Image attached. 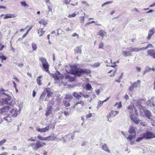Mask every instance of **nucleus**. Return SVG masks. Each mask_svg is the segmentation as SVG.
Segmentation results:
<instances>
[{"label":"nucleus","instance_id":"ddd939ff","mask_svg":"<svg viewBox=\"0 0 155 155\" xmlns=\"http://www.w3.org/2000/svg\"><path fill=\"white\" fill-rule=\"evenodd\" d=\"M133 107L135 109L133 105H130L127 107L128 112L131 114V115H130V118H131V117L132 116V114L133 113Z\"/></svg>","mask_w":155,"mask_h":155},{"label":"nucleus","instance_id":"58836bf2","mask_svg":"<svg viewBox=\"0 0 155 155\" xmlns=\"http://www.w3.org/2000/svg\"><path fill=\"white\" fill-rule=\"evenodd\" d=\"M21 5L24 7H26L28 6V5L25 2H20Z\"/></svg>","mask_w":155,"mask_h":155},{"label":"nucleus","instance_id":"e433bc0d","mask_svg":"<svg viewBox=\"0 0 155 155\" xmlns=\"http://www.w3.org/2000/svg\"><path fill=\"white\" fill-rule=\"evenodd\" d=\"M54 78L55 80H59L60 79L62 78L61 76H58L57 74L54 75Z\"/></svg>","mask_w":155,"mask_h":155},{"label":"nucleus","instance_id":"79ce46f5","mask_svg":"<svg viewBox=\"0 0 155 155\" xmlns=\"http://www.w3.org/2000/svg\"><path fill=\"white\" fill-rule=\"evenodd\" d=\"M50 140L51 141L57 139V137L54 135L50 136Z\"/></svg>","mask_w":155,"mask_h":155},{"label":"nucleus","instance_id":"a878e982","mask_svg":"<svg viewBox=\"0 0 155 155\" xmlns=\"http://www.w3.org/2000/svg\"><path fill=\"white\" fill-rule=\"evenodd\" d=\"M10 115L8 114L7 117H3V119L7 121V122H10L11 121V119L10 118Z\"/></svg>","mask_w":155,"mask_h":155},{"label":"nucleus","instance_id":"a211bd4d","mask_svg":"<svg viewBox=\"0 0 155 155\" xmlns=\"http://www.w3.org/2000/svg\"><path fill=\"white\" fill-rule=\"evenodd\" d=\"M128 131L130 134L134 133V134H136V131L135 129L132 126H130Z\"/></svg>","mask_w":155,"mask_h":155},{"label":"nucleus","instance_id":"20e7f679","mask_svg":"<svg viewBox=\"0 0 155 155\" xmlns=\"http://www.w3.org/2000/svg\"><path fill=\"white\" fill-rule=\"evenodd\" d=\"M5 99H3V102L4 104H7L12 106V105L14 103H13V101H11V97L8 96Z\"/></svg>","mask_w":155,"mask_h":155},{"label":"nucleus","instance_id":"473e14b6","mask_svg":"<svg viewBox=\"0 0 155 155\" xmlns=\"http://www.w3.org/2000/svg\"><path fill=\"white\" fill-rule=\"evenodd\" d=\"M73 97L71 94H66L65 97L64 98L66 99H71Z\"/></svg>","mask_w":155,"mask_h":155},{"label":"nucleus","instance_id":"f03ea898","mask_svg":"<svg viewBox=\"0 0 155 155\" xmlns=\"http://www.w3.org/2000/svg\"><path fill=\"white\" fill-rule=\"evenodd\" d=\"M145 139L146 140H149L152 138H155V134L152 132L147 131L143 133Z\"/></svg>","mask_w":155,"mask_h":155},{"label":"nucleus","instance_id":"c756f323","mask_svg":"<svg viewBox=\"0 0 155 155\" xmlns=\"http://www.w3.org/2000/svg\"><path fill=\"white\" fill-rule=\"evenodd\" d=\"M40 61H41V63L42 64V65L43 64H46L48 63L47 60L46 59L44 58H41L40 59Z\"/></svg>","mask_w":155,"mask_h":155},{"label":"nucleus","instance_id":"4be33fe9","mask_svg":"<svg viewBox=\"0 0 155 155\" xmlns=\"http://www.w3.org/2000/svg\"><path fill=\"white\" fill-rule=\"evenodd\" d=\"M46 94V92L45 91H43L42 93V94H41L39 100L38 101V102H40V103H41V101L42 100H43L44 98L45 97V95Z\"/></svg>","mask_w":155,"mask_h":155},{"label":"nucleus","instance_id":"69168bd1","mask_svg":"<svg viewBox=\"0 0 155 155\" xmlns=\"http://www.w3.org/2000/svg\"><path fill=\"white\" fill-rule=\"evenodd\" d=\"M16 64L18 66L20 67H21L24 66V64L23 63H17Z\"/></svg>","mask_w":155,"mask_h":155},{"label":"nucleus","instance_id":"cd10ccee","mask_svg":"<svg viewBox=\"0 0 155 155\" xmlns=\"http://www.w3.org/2000/svg\"><path fill=\"white\" fill-rule=\"evenodd\" d=\"M47 21L46 20L41 19L39 21V23L40 24L45 25L47 24Z\"/></svg>","mask_w":155,"mask_h":155},{"label":"nucleus","instance_id":"5fc2aeb1","mask_svg":"<svg viewBox=\"0 0 155 155\" xmlns=\"http://www.w3.org/2000/svg\"><path fill=\"white\" fill-rule=\"evenodd\" d=\"M40 32L41 33V34L39 35V37H40L41 36H42V35H43V34L45 32V31H43V29H41V30H40Z\"/></svg>","mask_w":155,"mask_h":155},{"label":"nucleus","instance_id":"f3484780","mask_svg":"<svg viewBox=\"0 0 155 155\" xmlns=\"http://www.w3.org/2000/svg\"><path fill=\"white\" fill-rule=\"evenodd\" d=\"M82 45H80L79 46L77 47L75 49H74L75 52L77 54H81V48Z\"/></svg>","mask_w":155,"mask_h":155},{"label":"nucleus","instance_id":"6ab92c4d","mask_svg":"<svg viewBox=\"0 0 155 155\" xmlns=\"http://www.w3.org/2000/svg\"><path fill=\"white\" fill-rule=\"evenodd\" d=\"M42 66L44 68V71H45L48 73H49V71L48 70L49 65L48 63L45 64H43L42 65Z\"/></svg>","mask_w":155,"mask_h":155},{"label":"nucleus","instance_id":"f704fd0d","mask_svg":"<svg viewBox=\"0 0 155 155\" xmlns=\"http://www.w3.org/2000/svg\"><path fill=\"white\" fill-rule=\"evenodd\" d=\"M142 137H139L137 138V139L136 140V141L137 142H140L141 140H143V139H145V138L144 137V135H143V134H142Z\"/></svg>","mask_w":155,"mask_h":155},{"label":"nucleus","instance_id":"aec40b11","mask_svg":"<svg viewBox=\"0 0 155 155\" xmlns=\"http://www.w3.org/2000/svg\"><path fill=\"white\" fill-rule=\"evenodd\" d=\"M15 17V15L11 14H6L5 15V16L3 17L4 19H6L8 18H14Z\"/></svg>","mask_w":155,"mask_h":155},{"label":"nucleus","instance_id":"3c124183","mask_svg":"<svg viewBox=\"0 0 155 155\" xmlns=\"http://www.w3.org/2000/svg\"><path fill=\"white\" fill-rule=\"evenodd\" d=\"M135 88L134 87L132 84L129 88V91H132Z\"/></svg>","mask_w":155,"mask_h":155},{"label":"nucleus","instance_id":"dca6fc26","mask_svg":"<svg viewBox=\"0 0 155 155\" xmlns=\"http://www.w3.org/2000/svg\"><path fill=\"white\" fill-rule=\"evenodd\" d=\"M122 54L125 57L130 56L132 55L130 51H122Z\"/></svg>","mask_w":155,"mask_h":155},{"label":"nucleus","instance_id":"6e6552de","mask_svg":"<svg viewBox=\"0 0 155 155\" xmlns=\"http://www.w3.org/2000/svg\"><path fill=\"white\" fill-rule=\"evenodd\" d=\"M142 108L144 112L146 117L148 119H150L151 116V112L146 109L144 107H142Z\"/></svg>","mask_w":155,"mask_h":155},{"label":"nucleus","instance_id":"37998d69","mask_svg":"<svg viewBox=\"0 0 155 155\" xmlns=\"http://www.w3.org/2000/svg\"><path fill=\"white\" fill-rule=\"evenodd\" d=\"M77 15L75 13H73L72 14H69L68 15V17L69 18H73L74 17Z\"/></svg>","mask_w":155,"mask_h":155},{"label":"nucleus","instance_id":"2eb2a0df","mask_svg":"<svg viewBox=\"0 0 155 155\" xmlns=\"http://www.w3.org/2000/svg\"><path fill=\"white\" fill-rule=\"evenodd\" d=\"M101 148L104 150L109 153H110V150L108 149L107 144L106 143L103 144L101 146Z\"/></svg>","mask_w":155,"mask_h":155},{"label":"nucleus","instance_id":"39448f33","mask_svg":"<svg viewBox=\"0 0 155 155\" xmlns=\"http://www.w3.org/2000/svg\"><path fill=\"white\" fill-rule=\"evenodd\" d=\"M46 143L44 142H41L38 140L35 143V146L33 147V150H37L38 148L42 147Z\"/></svg>","mask_w":155,"mask_h":155},{"label":"nucleus","instance_id":"f257e3e1","mask_svg":"<svg viewBox=\"0 0 155 155\" xmlns=\"http://www.w3.org/2000/svg\"><path fill=\"white\" fill-rule=\"evenodd\" d=\"M70 67V73L72 74H75L77 76L80 77L83 74H88L91 72V71L89 69L78 68L75 65L71 66Z\"/></svg>","mask_w":155,"mask_h":155},{"label":"nucleus","instance_id":"a18cd8bd","mask_svg":"<svg viewBox=\"0 0 155 155\" xmlns=\"http://www.w3.org/2000/svg\"><path fill=\"white\" fill-rule=\"evenodd\" d=\"M112 3H113V2H112V1H108V2H106L102 5V6L103 7V6H104V5H106L111 4Z\"/></svg>","mask_w":155,"mask_h":155},{"label":"nucleus","instance_id":"4c0bfd02","mask_svg":"<svg viewBox=\"0 0 155 155\" xmlns=\"http://www.w3.org/2000/svg\"><path fill=\"white\" fill-rule=\"evenodd\" d=\"M104 45L103 42H101L99 45L98 48L99 49H104Z\"/></svg>","mask_w":155,"mask_h":155},{"label":"nucleus","instance_id":"0eeeda50","mask_svg":"<svg viewBox=\"0 0 155 155\" xmlns=\"http://www.w3.org/2000/svg\"><path fill=\"white\" fill-rule=\"evenodd\" d=\"M47 109L46 110L45 115L46 117L52 114V112L53 106L52 105H47Z\"/></svg>","mask_w":155,"mask_h":155},{"label":"nucleus","instance_id":"6e6d98bb","mask_svg":"<svg viewBox=\"0 0 155 155\" xmlns=\"http://www.w3.org/2000/svg\"><path fill=\"white\" fill-rule=\"evenodd\" d=\"M71 1V0H64V3L66 4H68L70 3Z\"/></svg>","mask_w":155,"mask_h":155},{"label":"nucleus","instance_id":"f8f14e48","mask_svg":"<svg viewBox=\"0 0 155 155\" xmlns=\"http://www.w3.org/2000/svg\"><path fill=\"white\" fill-rule=\"evenodd\" d=\"M147 55H149L155 59V50L151 49L147 51Z\"/></svg>","mask_w":155,"mask_h":155},{"label":"nucleus","instance_id":"b1692460","mask_svg":"<svg viewBox=\"0 0 155 155\" xmlns=\"http://www.w3.org/2000/svg\"><path fill=\"white\" fill-rule=\"evenodd\" d=\"M77 99H79L81 97V96L77 93L76 92H74L72 94Z\"/></svg>","mask_w":155,"mask_h":155},{"label":"nucleus","instance_id":"7ed1b4c3","mask_svg":"<svg viewBox=\"0 0 155 155\" xmlns=\"http://www.w3.org/2000/svg\"><path fill=\"white\" fill-rule=\"evenodd\" d=\"M12 106H6L0 109V113L1 117H3L2 116L6 114V113L11 108Z\"/></svg>","mask_w":155,"mask_h":155},{"label":"nucleus","instance_id":"c03bdc74","mask_svg":"<svg viewBox=\"0 0 155 155\" xmlns=\"http://www.w3.org/2000/svg\"><path fill=\"white\" fill-rule=\"evenodd\" d=\"M7 58L4 55H2L0 56V59H1L2 60H6Z\"/></svg>","mask_w":155,"mask_h":155},{"label":"nucleus","instance_id":"a19ab883","mask_svg":"<svg viewBox=\"0 0 155 155\" xmlns=\"http://www.w3.org/2000/svg\"><path fill=\"white\" fill-rule=\"evenodd\" d=\"M64 105L67 107H69L70 105V104L66 101H64Z\"/></svg>","mask_w":155,"mask_h":155},{"label":"nucleus","instance_id":"bb28decb","mask_svg":"<svg viewBox=\"0 0 155 155\" xmlns=\"http://www.w3.org/2000/svg\"><path fill=\"white\" fill-rule=\"evenodd\" d=\"M41 78L42 76H40L38 77H37L36 79L37 83L39 85H40L42 84V82H41V80H40V79Z\"/></svg>","mask_w":155,"mask_h":155},{"label":"nucleus","instance_id":"412c9836","mask_svg":"<svg viewBox=\"0 0 155 155\" xmlns=\"http://www.w3.org/2000/svg\"><path fill=\"white\" fill-rule=\"evenodd\" d=\"M45 92L47 93V96L48 97H50L51 95L53 93L51 91L49 88H47L46 89Z\"/></svg>","mask_w":155,"mask_h":155},{"label":"nucleus","instance_id":"e2e57ef3","mask_svg":"<svg viewBox=\"0 0 155 155\" xmlns=\"http://www.w3.org/2000/svg\"><path fill=\"white\" fill-rule=\"evenodd\" d=\"M72 36H73V37H75L76 36H77V38H79V36L78 35L77 33H74V34H72Z\"/></svg>","mask_w":155,"mask_h":155},{"label":"nucleus","instance_id":"0e129e2a","mask_svg":"<svg viewBox=\"0 0 155 155\" xmlns=\"http://www.w3.org/2000/svg\"><path fill=\"white\" fill-rule=\"evenodd\" d=\"M110 114L112 116L113 115V116H115V115H116L114 110H111L110 112Z\"/></svg>","mask_w":155,"mask_h":155},{"label":"nucleus","instance_id":"338daca9","mask_svg":"<svg viewBox=\"0 0 155 155\" xmlns=\"http://www.w3.org/2000/svg\"><path fill=\"white\" fill-rule=\"evenodd\" d=\"M132 12H137L138 13H140V12L136 8H134L132 10Z\"/></svg>","mask_w":155,"mask_h":155},{"label":"nucleus","instance_id":"680f3d73","mask_svg":"<svg viewBox=\"0 0 155 155\" xmlns=\"http://www.w3.org/2000/svg\"><path fill=\"white\" fill-rule=\"evenodd\" d=\"M92 117V114L91 113H90L89 114H87L86 116V117L87 118H89Z\"/></svg>","mask_w":155,"mask_h":155},{"label":"nucleus","instance_id":"9d476101","mask_svg":"<svg viewBox=\"0 0 155 155\" xmlns=\"http://www.w3.org/2000/svg\"><path fill=\"white\" fill-rule=\"evenodd\" d=\"M49 126H46L45 128H40L39 127L36 128V130L40 132H45L49 130Z\"/></svg>","mask_w":155,"mask_h":155},{"label":"nucleus","instance_id":"864d4df0","mask_svg":"<svg viewBox=\"0 0 155 155\" xmlns=\"http://www.w3.org/2000/svg\"><path fill=\"white\" fill-rule=\"evenodd\" d=\"M131 118V119L133 120V122H134L136 124H138L139 122V120H138L136 119L134 120L132 118Z\"/></svg>","mask_w":155,"mask_h":155},{"label":"nucleus","instance_id":"09e8293b","mask_svg":"<svg viewBox=\"0 0 155 155\" xmlns=\"http://www.w3.org/2000/svg\"><path fill=\"white\" fill-rule=\"evenodd\" d=\"M117 104H118V106H117V108H120L122 107V105L121 102H120L119 103H116L115 104V106H116Z\"/></svg>","mask_w":155,"mask_h":155},{"label":"nucleus","instance_id":"bf43d9fd","mask_svg":"<svg viewBox=\"0 0 155 155\" xmlns=\"http://www.w3.org/2000/svg\"><path fill=\"white\" fill-rule=\"evenodd\" d=\"M80 20L81 21V22L82 23L84 21V16L81 17L80 18Z\"/></svg>","mask_w":155,"mask_h":155},{"label":"nucleus","instance_id":"4d7b16f0","mask_svg":"<svg viewBox=\"0 0 155 155\" xmlns=\"http://www.w3.org/2000/svg\"><path fill=\"white\" fill-rule=\"evenodd\" d=\"M34 137L35 138V139H34L33 137H31L30 139L28 140H31L32 141H35V138H36V137Z\"/></svg>","mask_w":155,"mask_h":155},{"label":"nucleus","instance_id":"9b49d317","mask_svg":"<svg viewBox=\"0 0 155 155\" xmlns=\"http://www.w3.org/2000/svg\"><path fill=\"white\" fill-rule=\"evenodd\" d=\"M149 33L147 37V39L149 40L150 39L152 36L155 33V29L154 27L152 28L148 31Z\"/></svg>","mask_w":155,"mask_h":155},{"label":"nucleus","instance_id":"5701e85b","mask_svg":"<svg viewBox=\"0 0 155 155\" xmlns=\"http://www.w3.org/2000/svg\"><path fill=\"white\" fill-rule=\"evenodd\" d=\"M140 82L141 81L140 80H138L137 81L134 82L133 84L134 87L137 88L140 85Z\"/></svg>","mask_w":155,"mask_h":155},{"label":"nucleus","instance_id":"8fccbe9b","mask_svg":"<svg viewBox=\"0 0 155 155\" xmlns=\"http://www.w3.org/2000/svg\"><path fill=\"white\" fill-rule=\"evenodd\" d=\"M101 64L99 62H96L93 65L95 67H99Z\"/></svg>","mask_w":155,"mask_h":155},{"label":"nucleus","instance_id":"ea45409f","mask_svg":"<svg viewBox=\"0 0 155 155\" xmlns=\"http://www.w3.org/2000/svg\"><path fill=\"white\" fill-rule=\"evenodd\" d=\"M37 138L39 140H46V137H43L41 136L38 135L37 136Z\"/></svg>","mask_w":155,"mask_h":155},{"label":"nucleus","instance_id":"c85d7f7f","mask_svg":"<svg viewBox=\"0 0 155 155\" xmlns=\"http://www.w3.org/2000/svg\"><path fill=\"white\" fill-rule=\"evenodd\" d=\"M136 134H134V135L133 134L129 135L128 137H126L127 139L129 140V141H131L133 140V138L134 137H135Z\"/></svg>","mask_w":155,"mask_h":155},{"label":"nucleus","instance_id":"2f4dec72","mask_svg":"<svg viewBox=\"0 0 155 155\" xmlns=\"http://www.w3.org/2000/svg\"><path fill=\"white\" fill-rule=\"evenodd\" d=\"M8 90H5L2 88H0V93L1 94H5V92H8Z\"/></svg>","mask_w":155,"mask_h":155},{"label":"nucleus","instance_id":"774afa93","mask_svg":"<svg viewBox=\"0 0 155 155\" xmlns=\"http://www.w3.org/2000/svg\"><path fill=\"white\" fill-rule=\"evenodd\" d=\"M96 93L97 95H99L101 92V91L99 89H97L96 91Z\"/></svg>","mask_w":155,"mask_h":155},{"label":"nucleus","instance_id":"13d9d810","mask_svg":"<svg viewBox=\"0 0 155 155\" xmlns=\"http://www.w3.org/2000/svg\"><path fill=\"white\" fill-rule=\"evenodd\" d=\"M55 74H57L58 76H61V78H62L63 77V75L62 74H61V73L58 71H57L56 73Z\"/></svg>","mask_w":155,"mask_h":155},{"label":"nucleus","instance_id":"603ef678","mask_svg":"<svg viewBox=\"0 0 155 155\" xmlns=\"http://www.w3.org/2000/svg\"><path fill=\"white\" fill-rule=\"evenodd\" d=\"M151 70V68H150L149 66H147L145 68V70L147 72H149L150 70Z\"/></svg>","mask_w":155,"mask_h":155},{"label":"nucleus","instance_id":"4468645a","mask_svg":"<svg viewBox=\"0 0 155 155\" xmlns=\"http://www.w3.org/2000/svg\"><path fill=\"white\" fill-rule=\"evenodd\" d=\"M106 34V33L104 30H102V29L100 30L97 33V35L100 36L102 37V39L103 38L105 35Z\"/></svg>","mask_w":155,"mask_h":155},{"label":"nucleus","instance_id":"7c9ffc66","mask_svg":"<svg viewBox=\"0 0 155 155\" xmlns=\"http://www.w3.org/2000/svg\"><path fill=\"white\" fill-rule=\"evenodd\" d=\"M153 48L154 47L151 44H149L148 45H147L146 47H144L142 48L143 50H145L148 48Z\"/></svg>","mask_w":155,"mask_h":155},{"label":"nucleus","instance_id":"49530a36","mask_svg":"<svg viewBox=\"0 0 155 155\" xmlns=\"http://www.w3.org/2000/svg\"><path fill=\"white\" fill-rule=\"evenodd\" d=\"M54 104V102L52 100H51L48 103L47 105H52V106Z\"/></svg>","mask_w":155,"mask_h":155},{"label":"nucleus","instance_id":"393cba45","mask_svg":"<svg viewBox=\"0 0 155 155\" xmlns=\"http://www.w3.org/2000/svg\"><path fill=\"white\" fill-rule=\"evenodd\" d=\"M85 87L87 90L88 91H91L93 89L91 85L89 83L86 84Z\"/></svg>","mask_w":155,"mask_h":155},{"label":"nucleus","instance_id":"423d86ee","mask_svg":"<svg viewBox=\"0 0 155 155\" xmlns=\"http://www.w3.org/2000/svg\"><path fill=\"white\" fill-rule=\"evenodd\" d=\"M10 115L11 117H15L18 116V112L16 108H13L10 111Z\"/></svg>","mask_w":155,"mask_h":155},{"label":"nucleus","instance_id":"1a4fd4ad","mask_svg":"<svg viewBox=\"0 0 155 155\" xmlns=\"http://www.w3.org/2000/svg\"><path fill=\"white\" fill-rule=\"evenodd\" d=\"M127 49L128 50V51H130L131 53L133 52H137L139 51H140L143 50L142 48H137L134 47H130L129 48H127Z\"/></svg>","mask_w":155,"mask_h":155},{"label":"nucleus","instance_id":"de8ad7c7","mask_svg":"<svg viewBox=\"0 0 155 155\" xmlns=\"http://www.w3.org/2000/svg\"><path fill=\"white\" fill-rule=\"evenodd\" d=\"M6 141V139H4L3 140L0 141V146L3 145Z\"/></svg>","mask_w":155,"mask_h":155},{"label":"nucleus","instance_id":"c9c22d12","mask_svg":"<svg viewBox=\"0 0 155 155\" xmlns=\"http://www.w3.org/2000/svg\"><path fill=\"white\" fill-rule=\"evenodd\" d=\"M31 45L33 50L34 51H36L37 48L36 44L34 43H32Z\"/></svg>","mask_w":155,"mask_h":155},{"label":"nucleus","instance_id":"72a5a7b5","mask_svg":"<svg viewBox=\"0 0 155 155\" xmlns=\"http://www.w3.org/2000/svg\"><path fill=\"white\" fill-rule=\"evenodd\" d=\"M103 103V102L102 101H99L98 102L97 108L98 109L101 107Z\"/></svg>","mask_w":155,"mask_h":155},{"label":"nucleus","instance_id":"052dcab7","mask_svg":"<svg viewBox=\"0 0 155 155\" xmlns=\"http://www.w3.org/2000/svg\"><path fill=\"white\" fill-rule=\"evenodd\" d=\"M78 104H81L82 106L84 105V101H80L78 102Z\"/></svg>","mask_w":155,"mask_h":155}]
</instances>
